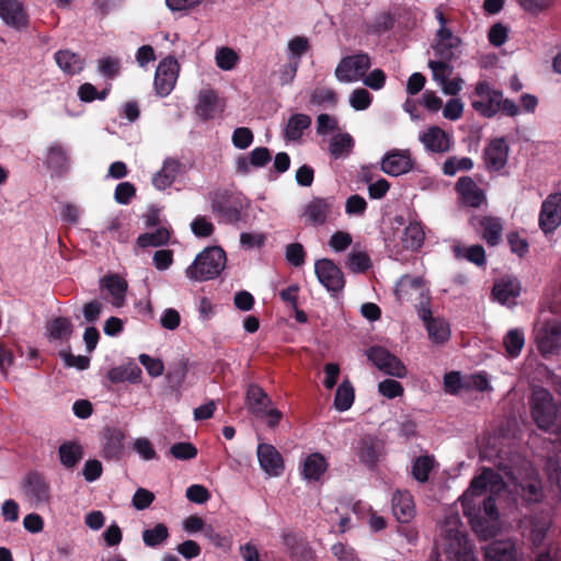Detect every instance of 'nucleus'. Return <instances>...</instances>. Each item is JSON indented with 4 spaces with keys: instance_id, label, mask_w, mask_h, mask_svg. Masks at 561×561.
Masks as SVG:
<instances>
[{
    "instance_id": "f257e3e1",
    "label": "nucleus",
    "mask_w": 561,
    "mask_h": 561,
    "mask_svg": "<svg viewBox=\"0 0 561 561\" xmlns=\"http://www.w3.org/2000/svg\"><path fill=\"white\" fill-rule=\"evenodd\" d=\"M500 480V474L491 468H483L460 497L463 514L477 534L488 535L490 522L499 518L495 499L492 495L482 499V495L486 492L488 485H495Z\"/></svg>"
},
{
    "instance_id": "f03ea898",
    "label": "nucleus",
    "mask_w": 561,
    "mask_h": 561,
    "mask_svg": "<svg viewBox=\"0 0 561 561\" xmlns=\"http://www.w3.org/2000/svg\"><path fill=\"white\" fill-rule=\"evenodd\" d=\"M210 208L220 222L237 224L248 207L242 194L229 190H216L209 193Z\"/></svg>"
},
{
    "instance_id": "7ed1b4c3",
    "label": "nucleus",
    "mask_w": 561,
    "mask_h": 561,
    "mask_svg": "<svg viewBox=\"0 0 561 561\" xmlns=\"http://www.w3.org/2000/svg\"><path fill=\"white\" fill-rule=\"evenodd\" d=\"M226 262V252L220 247H208L195 257L185 274L197 282L214 279L225 268Z\"/></svg>"
},
{
    "instance_id": "20e7f679",
    "label": "nucleus",
    "mask_w": 561,
    "mask_h": 561,
    "mask_svg": "<svg viewBox=\"0 0 561 561\" xmlns=\"http://www.w3.org/2000/svg\"><path fill=\"white\" fill-rule=\"evenodd\" d=\"M443 549L449 561H477L467 535L456 527L444 529Z\"/></svg>"
},
{
    "instance_id": "39448f33",
    "label": "nucleus",
    "mask_w": 561,
    "mask_h": 561,
    "mask_svg": "<svg viewBox=\"0 0 561 561\" xmlns=\"http://www.w3.org/2000/svg\"><path fill=\"white\" fill-rule=\"evenodd\" d=\"M371 67L368 53L359 51L343 57L337 64L334 75L340 82H356L362 80Z\"/></svg>"
},
{
    "instance_id": "423d86ee",
    "label": "nucleus",
    "mask_w": 561,
    "mask_h": 561,
    "mask_svg": "<svg viewBox=\"0 0 561 561\" xmlns=\"http://www.w3.org/2000/svg\"><path fill=\"white\" fill-rule=\"evenodd\" d=\"M535 343L540 355L549 358L561 350V322L550 320L535 328Z\"/></svg>"
},
{
    "instance_id": "0eeeda50",
    "label": "nucleus",
    "mask_w": 561,
    "mask_h": 561,
    "mask_svg": "<svg viewBox=\"0 0 561 561\" xmlns=\"http://www.w3.org/2000/svg\"><path fill=\"white\" fill-rule=\"evenodd\" d=\"M501 96L502 91L492 89L486 81H479L471 95V106L481 116L491 118L499 112Z\"/></svg>"
},
{
    "instance_id": "6e6552de",
    "label": "nucleus",
    "mask_w": 561,
    "mask_h": 561,
    "mask_svg": "<svg viewBox=\"0 0 561 561\" xmlns=\"http://www.w3.org/2000/svg\"><path fill=\"white\" fill-rule=\"evenodd\" d=\"M314 273L318 280L333 295L341 293L345 287V278L342 270L331 259L316 261Z\"/></svg>"
},
{
    "instance_id": "1a4fd4ad",
    "label": "nucleus",
    "mask_w": 561,
    "mask_h": 561,
    "mask_svg": "<svg viewBox=\"0 0 561 561\" xmlns=\"http://www.w3.org/2000/svg\"><path fill=\"white\" fill-rule=\"evenodd\" d=\"M179 68L178 60L172 56L165 57L159 62L153 81L156 93L159 96L164 98L172 92L178 80Z\"/></svg>"
},
{
    "instance_id": "9d476101",
    "label": "nucleus",
    "mask_w": 561,
    "mask_h": 561,
    "mask_svg": "<svg viewBox=\"0 0 561 561\" xmlns=\"http://www.w3.org/2000/svg\"><path fill=\"white\" fill-rule=\"evenodd\" d=\"M561 224V193H552L542 202L539 226L545 233L552 232Z\"/></svg>"
},
{
    "instance_id": "9b49d317",
    "label": "nucleus",
    "mask_w": 561,
    "mask_h": 561,
    "mask_svg": "<svg viewBox=\"0 0 561 561\" xmlns=\"http://www.w3.org/2000/svg\"><path fill=\"white\" fill-rule=\"evenodd\" d=\"M23 492L36 505L47 503L50 499V486L45 477L37 472H28L23 481Z\"/></svg>"
},
{
    "instance_id": "f8f14e48",
    "label": "nucleus",
    "mask_w": 561,
    "mask_h": 561,
    "mask_svg": "<svg viewBox=\"0 0 561 561\" xmlns=\"http://www.w3.org/2000/svg\"><path fill=\"white\" fill-rule=\"evenodd\" d=\"M125 433L118 427H106L103 433L101 456L106 460L118 461L125 455Z\"/></svg>"
},
{
    "instance_id": "ddd939ff",
    "label": "nucleus",
    "mask_w": 561,
    "mask_h": 561,
    "mask_svg": "<svg viewBox=\"0 0 561 561\" xmlns=\"http://www.w3.org/2000/svg\"><path fill=\"white\" fill-rule=\"evenodd\" d=\"M510 148L503 137L490 141L483 151L485 167L491 172L501 171L507 163Z\"/></svg>"
},
{
    "instance_id": "4468645a",
    "label": "nucleus",
    "mask_w": 561,
    "mask_h": 561,
    "mask_svg": "<svg viewBox=\"0 0 561 561\" xmlns=\"http://www.w3.org/2000/svg\"><path fill=\"white\" fill-rule=\"evenodd\" d=\"M0 18L15 30L28 26V15L19 0H0Z\"/></svg>"
},
{
    "instance_id": "2eb2a0df",
    "label": "nucleus",
    "mask_w": 561,
    "mask_h": 561,
    "mask_svg": "<svg viewBox=\"0 0 561 561\" xmlns=\"http://www.w3.org/2000/svg\"><path fill=\"white\" fill-rule=\"evenodd\" d=\"M461 44V39L455 36L448 27H439L436 32V41L432 45L438 59L451 61L455 58V49Z\"/></svg>"
},
{
    "instance_id": "dca6fc26",
    "label": "nucleus",
    "mask_w": 561,
    "mask_h": 561,
    "mask_svg": "<svg viewBox=\"0 0 561 561\" xmlns=\"http://www.w3.org/2000/svg\"><path fill=\"white\" fill-rule=\"evenodd\" d=\"M412 169L413 160L408 150L389 151L381 162V170L391 176H398L408 173Z\"/></svg>"
},
{
    "instance_id": "f3484780",
    "label": "nucleus",
    "mask_w": 561,
    "mask_h": 561,
    "mask_svg": "<svg viewBox=\"0 0 561 561\" xmlns=\"http://www.w3.org/2000/svg\"><path fill=\"white\" fill-rule=\"evenodd\" d=\"M382 449L381 440L371 435H364L357 445V456L360 462L373 469L377 465Z\"/></svg>"
},
{
    "instance_id": "a211bd4d",
    "label": "nucleus",
    "mask_w": 561,
    "mask_h": 561,
    "mask_svg": "<svg viewBox=\"0 0 561 561\" xmlns=\"http://www.w3.org/2000/svg\"><path fill=\"white\" fill-rule=\"evenodd\" d=\"M257 459L261 468L270 476H279L284 469L282 455L270 444L257 446Z\"/></svg>"
},
{
    "instance_id": "6ab92c4d",
    "label": "nucleus",
    "mask_w": 561,
    "mask_h": 561,
    "mask_svg": "<svg viewBox=\"0 0 561 561\" xmlns=\"http://www.w3.org/2000/svg\"><path fill=\"white\" fill-rule=\"evenodd\" d=\"M392 513L399 523H409L415 516V505L412 494L397 490L392 495Z\"/></svg>"
},
{
    "instance_id": "aec40b11",
    "label": "nucleus",
    "mask_w": 561,
    "mask_h": 561,
    "mask_svg": "<svg viewBox=\"0 0 561 561\" xmlns=\"http://www.w3.org/2000/svg\"><path fill=\"white\" fill-rule=\"evenodd\" d=\"M456 191L463 204L470 207H480L485 199L483 191L470 176H461L456 183Z\"/></svg>"
},
{
    "instance_id": "412c9836",
    "label": "nucleus",
    "mask_w": 561,
    "mask_h": 561,
    "mask_svg": "<svg viewBox=\"0 0 561 561\" xmlns=\"http://www.w3.org/2000/svg\"><path fill=\"white\" fill-rule=\"evenodd\" d=\"M272 160L271 150L266 147L254 148L249 156H240L237 159L236 169L241 174H248L251 167L264 168Z\"/></svg>"
},
{
    "instance_id": "4be33fe9",
    "label": "nucleus",
    "mask_w": 561,
    "mask_h": 561,
    "mask_svg": "<svg viewBox=\"0 0 561 561\" xmlns=\"http://www.w3.org/2000/svg\"><path fill=\"white\" fill-rule=\"evenodd\" d=\"M332 206L333 197H314L306 205L304 215L310 224L321 226L325 224Z\"/></svg>"
},
{
    "instance_id": "5701e85b",
    "label": "nucleus",
    "mask_w": 561,
    "mask_h": 561,
    "mask_svg": "<svg viewBox=\"0 0 561 561\" xmlns=\"http://www.w3.org/2000/svg\"><path fill=\"white\" fill-rule=\"evenodd\" d=\"M247 403L250 412L259 419H263L264 412L271 405L272 400L262 387L251 383L247 390Z\"/></svg>"
},
{
    "instance_id": "b1692460",
    "label": "nucleus",
    "mask_w": 561,
    "mask_h": 561,
    "mask_svg": "<svg viewBox=\"0 0 561 561\" xmlns=\"http://www.w3.org/2000/svg\"><path fill=\"white\" fill-rule=\"evenodd\" d=\"M488 561H517V549L513 541L497 540L485 549Z\"/></svg>"
},
{
    "instance_id": "393cba45",
    "label": "nucleus",
    "mask_w": 561,
    "mask_h": 561,
    "mask_svg": "<svg viewBox=\"0 0 561 561\" xmlns=\"http://www.w3.org/2000/svg\"><path fill=\"white\" fill-rule=\"evenodd\" d=\"M181 163L179 160L173 158H168L164 160L162 169L157 172L152 178V184L158 190H165L170 187L179 172H180Z\"/></svg>"
},
{
    "instance_id": "a878e982",
    "label": "nucleus",
    "mask_w": 561,
    "mask_h": 561,
    "mask_svg": "<svg viewBox=\"0 0 561 561\" xmlns=\"http://www.w3.org/2000/svg\"><path fill=\"white\" fill-rule=\"evenodd\" d=\"M425 148L432 152H445L449 150V137L438 126H433L421 136Z\"/></svg>"
},
{
    "instance_id": "bb28decb",
    "label": "nucleus",
    "mask_w": 561,
    "mask_h": 561,
    "mask_svg": "<svg viewBox=\"0 0 561 561\" xmlns=\"http://www.w3.org/2000/svg\"><path fill=\"white\" fill-rule=\"evenodd\" d=\"M311 126V117L307 114H293L284 129V139L286 141H299L304 131Z\"/></svg>"
},
{
    "instance_id": "cd10ccee",
    "label": "nucleus",
    "mask_w": 561,
    "mask_h": 561,
    "mask_svg": "<svg viewBox=\"0 0 561 561\" xmlns=\"http://www.w3.org/2000/svg\"><path fill=\"white\" fill-rule=\"evenodd\" d=\"M55 60L58 67L68 76L78 75L84 67V60L81 56L68 49L56 51Z\"/></svg>"
},
{
    "instance_id": "c85d7f7f",
    "label": "nucleus",
    "mask_w": 561,
    "mask_h": 561,
    "mask_svg": "<svg viewBox=\"0 0 561 561\" xmlns=\"http://www.w3.org/2000/svg\"><path fill=\"white\" fill-rule=\"evenodd\" d=\"M520 294V286L516 279H502L494 284L492 289L493 298L502 305H508Z\"/></svg>"
},
{
    "instance_id": "c756f323",
    "label": "nucleus",
    "mask_w": 561,
    "mask_h": 561,
    "mask_svg": "<svg viewBox=\"0 0 561 561\" xmlns=\"http://www.w3.org/2000/svg\"><path fill=\"white\" fill-rule=\"evenodd\" d=\"M327 469L328 462L324 456L319 453H314L305 459L302 476L309 481H319Z\"/></svg>"
},
{
    "instance_id": "7c9ffc66",
    "label": "nucleus",
    "mask_w": 561,
    "mask_h": 561,
    "mask_svg": "<svg viewBox=\"0 0 561 561\" xmlns=\"http://www.w3.org/2000/svg\"><path fill=\"white\" fill-rule=\"evenodd\" d=\"M425 233L422 225L416 221L410 222L402 232V249L416 251L423 245Z\"/></svg>"
},
{
    "instance_id": "2f4dec72",
    "label": "nucleus",
    "mask_w": 561,
    "mask_h": 561,
    "mask_svg": "<svg viewBox=\"0 0 561 561\" xmlns=\"http://www.w3.org/2000/svg\"><path fill=\"white\" fill-rule=\"evenodd\" d=\"M482 238L490 247L497 245L502 239L503 227L499 218L484 216L479 221Z\"/></svg>"
},
{
    "instance_id": "473e14b6",
    "label": "nucleus",
    "mask_w": 561,
    "mask_h": 561,
    "mask_svg": "<svg viewBox=\"0 0 561 561\" xmlns=\"http://www.w3.org/2000/svg\"><path fill=\"white\" fill-rule=\"evenodd\" d=\"M102 287L106 288L110 294L113 296L112 304L114 306H122L125 299V294L127 290V283L118 275L112 274L105 276L101 280Z\"/></svg>"
},
{
    "instance_id": "72a5a7b5",
    "label": "nucleus",
    "mask_w": 561,
    "mask_h": 561,
    "mask_svg": "<svg viewBox=\"0 0 561 561\" xmlns=\"http://www.w3.org/2000/svg\"><path fill=\"white\" fill-rule=\"evenodd\" d=\"M59 460L67 468H73L82 458L83 449L77 442H65L58 448Z\"/></svg>"
},
{
    "instance_id": "f704fd0d",
    "label": "nucleus",
    "mask_w": 561,
    "mask_h": 561,
    "mask_svg": "<svg viewBox=\"0 0 561 561\" xmlns=\"http://www.w3.org/2000/svg\"><path fill=\"white\" fill-rule=\"evenodd\" d=\"M506 356L508 358H516L520 355L525 345L524 332L519 329H511L503 339Z\"/></svg>"
},
{
    "instance_id": "c9c22d12",
    "label": "nucleus",
    "mask_w": 561,
    "mask_h": 561,
    "mask_svg": "<svg viewBox=\"0 0 561 561\" xmlns=\"http://www.w3.org/2000/svg\"><path fill=\"white\" fill-rule=\"evenodd\" d=\"M435 467V458L431 455L419 456L412 463L411 474L420 483L428 481L430 473Z\"/></svg>"
},
{
    "instance_id": "e433bc0d",
    "label": "nucleus",
    "mask_w": 561,
    "mask_h": 561,
    "mask_svg": "<svg viewBox=\"0 0 561 561\" xmlns=\"http://www.w3.org/2000/svg\"><path fill=\"white\" fill-rule=\"evenodd\" d=\"M355 392L354 387L352 386L350 380H344L337 387L335 396H334V408L344 412L351 409L354 403Z\"/></svg>"
},
{
    "instance_id": "4c0bfd02",
    "label": "nucleus",
    "mask_w": 561,
    "mask_h": 561,
    "mask_svg": "<svg viewBox=\"0 0 561 561\" xmlns=\"http://www.w3.org/2000/svg\"><path fill=\"white\" fill-rule=\"evenodd\" d=\"M353 148V137L347 133H343L332 137L329 150L333 158L339 159L341 157L348 156Z\"/></svg>"
},
{
    "instance_id": "58836bf2",
    "label": "nucleus",
    "mask_w": 561,
    "mask_h": 561,
    "mask_svg": "<svg viewBox=\"0 0 561 561\" xmlns=\"http://www.w3.org/2000/svg\"><path fill=\"white\" fill-rule=\"evenodd\" d=\"M217 95L214 91H204L199 94L196 113L204 121L214 118Z\"/></svg>"
},
{
    "instance_id": "ea45409f",
    "label": "nucleus",
    "mask_w": 561,
    "mask_h": 561,
    "mask_svg": "<svg viewBox=\"0 0 561 561\" xmlns=\"http://www.w3.org/2000/svg\"><path fill=\"white\" fill-rule=\"evenodd\" d=\"M48 332L53 340H68L73 332V325L68 318L58 317L48 324Z\"/></svg>"
},
{
    "instance_id": "a19ab883",
    "label": "nucleus",
    "mask_w": 561,
    "mask_h": 561,
    "mask_svg": "<svg viewBox=\"0 0 561 561\" xmlns=\"http://www.w3.org/2000/svg\"><path fill=\"white\" fill-rule=\"evenodd\" d=\"M170 232L167 228H158L153 232H146L138 237L137 244L140 248L161 247L168 243Z\"/></svg>"
},
{
    "instance_id": "79ce46f5",
    "label": "nucleus",
    "mask_w": 561,
    "mask_h": 561,
    "mask_svg": "<svg viewBox=\"0 0 561 561\" xmlns=\"http://www.w3.org/2000/svg\"><path fill=\"white\" fill-rule=\"evenodd\" d=\"M169 529L163 523H158L153 528L142 531V540L147 547H158L169 538Z\"/></svg>"
},
{
    "instance_id": "37998d69",
    "label": "nucleus",
    "mask_w": 561,
    "mask_h": 561,
    "mask_svg": "<svg viewBox=\"0 0 561 561\" xmlns=\"http://www.w3.org/2000/svg\"><path fill=\"white\" fill-rule=\"evenodd\" d=\"M286 545L290 550V558L295 561H310L312 560V550L302 540H298L296 537L288 536L285 539Z\"/></svg>"
},
{
    "instance_id": "c03bdc74",
    "label": "nucleus",
    "mask_w": 561,
    "mask_h": 561,
    "mask_svg": "<svg viewBox=\"0 0 561 561\" xmlns=\"http://www.w3.org/2000/svg\"><path fill=\"white\" fill-rule=\"evenodd\" d=\"M453 250L456 257H466L469 262L478 266L485 264V251L480 244H474L467 249L455 245Z\"/></svg>"
},
{
    "instance_id": "a18cd8bd",
    "label": "nucleus",
    "mask_w": 561,
    "mask_h": 561,
    "mask_svg": "<svg viewBox=\"0 0 561 561\" xmlns=\"http://www.w3.org/2000/svg\"><path fill=\"white\" fill-rule=\"evenodd\" d=\"M396 19L390 12H381L368 25L367 32L373 35H382L394 27Z\"/></svg>"
},
{
    "instance_id": "49530a36",
    "label": "nucleus",
    "mask_w": 561,
    "mask_h": 561,
    "mask_svg": "<svg viewBox=\"0 0 561 561\" xmlns=\"http://www.w3.org/2000/svg\"><path fill=\"white\" fill-rule=\"evenodd\" d=\"M47 164L49 168L58 172L66 170L68 165V154L62 146L54 145L49 148L47 156Z\"/></svg>"
},
{
    "instance_id": "de8ad7c7",
    "label": "nucleus",
    "mask_w": 561,
    "mask_h": 561,
    "mask_svg": "<svg viewBox=\"0 0 561 561\" xmlns=\"http://www.w3.org/2000/svg\"><path fill=\"white\" fill-rule=\"evenodd\" d=\"M310 49L309 39L305 36H295L288 42V59L301 62V57Z\"/></svg>"
},
{
    "instance_id": "09e8293b",
    "label": "nucleus",
    "mask_w": 561,
    "mask_h": 561,
    "mask_svg": "<svg viewBox=\"0 0 561 561\" xmlns=\"http://www.w3.org/2000/svg\"><path fill=\"white\" fill-rule=\"evenodd\" d=\"M428 336L435 343H444L450 336V330L446 322L440 319H432L426 327Z\"/></svg>"
},
{
    "instance_id": "8fccbe9b",
    "label": "nucleus",
    "mask_w": 561,
    "mask_h": 561,
    "mask_svg": "<svg viewBox=\"0 0 561 561\" xmlns=\"http://www.w3.org/2000/svg\"><path fill=\"white\" fill-rule=\"evenodd\" d=\"M473 168V161L471 158L462 157H449L443 164V172L446 175L453 176L458 171H468Z\"/></svg>"
},
{
    "instance_id": "3c124183",
    "label": "nucleus",
    "mask_w": 561,
    "mask_h": 561,
    "mask_svg": "<svg viewBox=\"0 0 561 561\" xmlns=\"http://www.w3.org/2000/svg\"><path fill=\"white\" fill-rule=\"evenodd\" d=\"M347 267L353 273H365L371 266V261L366 252H352L346 262Z\"/></svg>"
},
{
    "instance_id": "603ef678",
    "label": "nucleus",
    "mask_w": 561,
    "mask_h": 561,
    "mask_svg": "<svg viewBox=\"0 0 561 561\" xmlns=\"http://www.w3.org/2000/svg\"><path fill=\"white\" fill-rule=\"evenodd\" d=\"M451 61L438 59L430 60L428 68L432 70L433 79L437 82H445L454 71V67L450 65Z\"/></svg>"
},
{
    "instance_id": "864d4df0",
    "label": "nucleus",
    "mask_w": 561,
    "mask_h": 561,
    "mask_svg": "<svg viewBox=\"0 0 561 561\" xmlns=\"http://www.w3.org/2000/svg\"><path fill=\"white\" fill-rule=\"evenodd\" d=\"M238 60L239 57L232 48L221 47L216 51V64L222 70L233 69Z\"/></svg>"
},
{
    "instance_id": "5fc2aeb1",
    "label": "nucleus",
    "mask_w": 561,
    "mask_h": 561,
    "mask_svg": "<svg viewBox=\"0 0 561 561\" xmlns=\"http://www.w3.org/2000/svg\"><path fill=\"white\" fill-rule=\"evenodd\" d=\"M467 380H465L459 371H449L444 376V389L449 394H458L466 389Z\"/></svg>"
},
{
    "instance_id": "6e6d98bb",
    "label": "nucleus",
    "mask_w": 561,
    "mask_h": 561,
    "mask_svg": "<svg viewBox=\"0 0 561 561\" xmlns=\"http://www.w3.org/2000/svg\"><path fill=\"white\" fill-rule=\"evenodd\" d=\"M373 102V95L364 88L355 89L350 96V104L356 111L367 110Z\"/></svg>"
},
{
    "instance_id": "4d7b16f0",
    "label": "nucleus",
    "mask_w": 561,
    "mask_h": 561,
    "mask_svg": "<svg viewBox=\"0 0 561 561\" xmlns=\"http://www.w3.org/2000/svg\"><path fill=\"white\" fill-rule=\"evenodd\" d=\"M285 256L289 264L299 267L305 264L306 251L301 243H289L286 247Z\"/></svg>"
},
{
    "instance_id": "13d9d810",
    "label": "nucleus",
    "mask_w": 561,
    "mask_h": 561,
    "mask_svg": "<svg viewBox=\"0 0 561 561\" xmlns=\"http://www.w3.org/2000/svg\"><path fill=\"white\" fill-rule=\"evenodd\" d=\"M170 454L176 459L190 460L196 457L197 448L192 443L181 442L171 446Z\"/></svg>"
},
{
    "instance_id": "bf43d9fd",
    "label": "nucleus",
    "mask_w": 561,
    "mask_h": 561,
    "mask_svg": "<svg viewBox=\"0 0 561 561\" xmlns=\"http://www.w3.org/2000/svg\"><path fill=\"white\" fill-rule=\"evenodd\" d=\"M336 101V92L329 88H317L310 95V102L313 105H322L324 103L335 105Z\"/></svg>"
},
{
    "instance_id": "052dcab7",
    "label": "nucleus",
    "mask_w": 561,
    "mask_h": 561,
    "mask_svg": "<svg viewBox=\"0 0 561 561\" xmlns=\"http://www.w3.org/2000/svg\"><path fill=\"white\" fill-rule=\"evenodd\" d=\"M378 391L388 399H394L403 394V386L394 379H385L379 382Z\"/></svg>"
},
{
    "instance_id": "680f3d73",
    "label": "nucleus",
    "mask_w": 561,
    "mask_h": 561,
    "mask_svg": "<svg viewBox=\"0 0 561 561\" xmlns=\"http://www.w3.org/2000/svg\"><path fill=\"white\" fill-rule=\"evenodd\" d=\"M191 229L196 237L207 238L214 233V225L204 216H196L191 222Z\"/></svg>"
},
{
    "instance_id": "e2e57ef3",
    "label": "nucleus",
    "mask_w": 561,
    "mask_h": 561,
    "mask_svg": "<svg viewBox=\"0 0 561 561\" xmlns=\"http://www.w3.org/2000/svg\"><path fill=\"white\" fill-rule=\"evenodd\" d=\"M254 139L252 130L248 127H238L232 133V144L238 149L249 148Z\"/></svg>"
},
{
    "instance_id": "0e129e2a",
    "label": "nucleus",
    "mask_w": 561,
    "mask_h": 561,
    "mask_svg": "<svg viewBox=\"0 0 561 561\" xmlns=\"http://www.w3.org/2000/svg\"><path fill=\"white\" fill-rule=\"evenodd\" d=\"M391 353L382 347V346H379V345H375V346H371L368 351H367V357L368 359L379 369L381 370L386 363L389 360V358L391 357Z\"/></svg>"
},
{
    "instance_id": "69168bd1",
    "label": "nucleus",
    "mask_w": 561,
    "mask_h": 561,
    "mask_svg": "<svg viewBox=\"0 0 561 561\" xmlns=\"http://www.w3.org/2000/svg\"><path fill=\"white\" fill-rule=\"evenodd\" d=\"M138 359L151 377H159L163 374L164 365L160 358H153L148 354H140Z\"/></svg>"
},
{
    "instance_id": "338daca9",
    "label": "nucleus",
    "mask_w": 561,
    "mask_h": 561,
    "mask_svg": "<svg viewBox=\"0 0 561 561\" xmlns=\"http://www.w3.org/2000/svg\"><path fill=\"white\" fill-rule=\"evenodd\" d=\"M154 499L156 496L151 491L144 488H139L136 490L131 503L136 510L144 511L152 504Z\"/></svg>"
},
{
    "instance_id": "774afa93",
    "label": "nucleus",
    "mask_w": 561,
    "mask_h": 561,
    "mask_svg": "<svg viewBox=\"0 0 561 561\" xmlns=\"http://www.w3.org/2000/svg\"><path fill=\"white\" fill-rule=\"evenodd\" d=\"M135 195V185L130 182H122L115 188L114 198L118 204L127 205Z\"/></svg>"
}]
</instances>
